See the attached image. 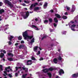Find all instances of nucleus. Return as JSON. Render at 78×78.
I'll list each match as a JSON object with an SVG mask.
<instances>
[{
    "instance_id": "1",
    "label": "nucleus",
    "mask_w": 78,
    "mask_h": 78,
    "mask_svg": "<svg viewBox=\"0 0 78 78\" xmlns=\"http://www.w3.org/2000/svg\"><path fill=\"white\" fill-rule=\"evenodd\" d=\"M53 70H54V69L53 68L50 67L48 69L46 68L43 69L42 71L43 72H44V73H47V72H48V71H53Z\"/></svg>"
},
{
    "instance_id": "2",
    "label": "nucleus",
    "mask_w": 78,
    "mask_h": 78,
    "mask_svg": "<svg viewBox=\"0 0 78 78\" xmlns=\"http://www.w3.org/2000/svg\"><path fill=\"white\" fill-rule=\"evenodd\" d=\"M28 32L27 31H26L23 33V36L24 37V39L25 40L27 39V37L28 36Z\"/></svg>"
},
{
    "instance_id": "3",
    "label": "nucleus",
    "mask_w": 78,
    "mask_h": 78,
    "mask_svg": "<svg viewBox=\"0 0 78 78\" xmlns=\"http://www.w3.org/2000/svg\"><path fill=\"white\" fill-rule=\"evenodd\" d=\"M58 73L60 75H61L62 74H64V70H63L62 69H60Z\"/></svg>"
},
{
    "instance_id": "4",
    "label": "nucleus",
    "mask_w": 78,
    "mask_h": 78,
    "mask_svg": "<svg viewBox=\"0 0 78 78\" xmlns=\"http://www.w3.org/2000/svg\"><path fill=\"white\" fill-rule=\"evenodd\" d=\"M30 16V13H29V11H27L26 12V16L24 17V19H27V18H28V16Z\"/></svg>"
},
{
    "instance_id": "5",
    "label": "nucleus",
    "mask_w": 78,
    "mask_h": 78,
    "mask_svg": "<svg viewBox=\"0 0 78 78\" xmlns=\"http://www.w3.org/2000/svg\"><path fill=\"white\" fill-rule=\"evenodd\" d=\"M72 77L73 78H77L78 77V73L73 74Z\"/></svg>"
},
{
    "instance_id": "6",
    "label": "nucleus",
    "mask_w": 78,
    "mask_h": 78,
    "mask_svg": "<svg viewBox=\"0 0 78 78\" xmlns=\"http://www.w3.org/2000/svg\"><path fill=\"white\" fill-rule=\"evenodd\" d=\"M72 77L73 78H77L78 77V73L73 74Z\"/></svg>"
},
{
    "instance_id": "7",
    "label": "nucleus",
    "mask_w": 78,
    "mask_h": 78,
    "mask_svg": "<svg viewBox=\"0 0 78 78\" xmlns=\"http://www.w3.org/2000/svg\"><path fill=\"white\" fill-rule=\"evenodd\" d=\"M27 38L26 39V40H27V39L30 40V39H31L32 38H33V36H30L29 35H27Z\"/></svg>"
},
{
    "instance_id": "8",
    "label": "nucleus",
    "mask_w": 78,
    "mask_h": 78,
    "mask_svg": "<svg viewBox=\"0 0 78 78\" xmlns=\"http://www.w3.org/2000/svg\"><path fill=\"white\" fill-rule=\"evenodd\" d=\"M32 61L31 60H28L27 62V66H29L30 65H31L32 64Z\"/></svg>"
},
{
    "instance_id": "9",
    "label": "nucleus",
    "mask_w": 78,
    "mask_h": 78,
    "mask_svg": "<svg viewBox=\"0 0 78 78\" xmlns=\"http://www.w3.org/2000/svg\"><path fill=\"white\" fill-rule=\"evenodd\" d=\"M10 2L8 0H5L4 1V3L7 4L8 5Z\"/></svg>"
},
{
    "instance_id": "10",
    "label": "nucleus",
    "mask_w": 78,
    "mask_h": 78,
    "mask_svg": "<svg viewBox=\"0 0 78 78\" xmlns=\"http://www.w3.org/2000/svg\"><path fill=\"white\" fill-rule=\"evenodd\" d=\"M55 17H57V18H58V19H60V18H61V16L58 14H55Z\"/></svg>"
},
{
    "instance_id": "11",
    "label": "nucleus",
    "mask_w": 78,
    "mask_h": 78,
    "mask_svg": "<svg viewBox=\"0 0 78 78\" xmlns=\"http://www.w3.org/2000/svg\"><path fill=\"white\" fill-rule=\"evenodd\" d=\"M53 62L55 64H57L58 62V59L56 58H55L53 60Z\"/></svg>"
},
{
    "instance_id": "12",
    "label": "nucleus",
    "mask_w": 78,
    "mask_h": 78,
    "mask_svg": "<svg viewBox=\"0 0 78 78\" xmlns=\"http://www.w3.org/2000/svg\"><path fill=\"white\" fill-rule=\"evenodd\" d=\"M54 20L55 23H58V19H57L56 17L54 18Z\"/></svg>"
},
{
    "instance_id": "13",
    "label": "nucleus",
    "mask_w": 78,
    "mask_h": 78,
    "mask_svg": "<svg viewBox=\"0 0 78 78\" xmlns=\"http://www.w3.org/2000/svg\"><path fill=\"white\" fill-rule=\"evenodd\" d=\"M47 6H48V4L47 3V2H46L44 4V5L43 6L44 8V9H45V7H47Z\"/></svg>"
},
{
    "instance_id": "14",
    "label": "nucleus",
    "mask_w": 78,
    "mask_h": 78,
    "mask_svg": "<svg viewBox=\"0 0 78 78\" xmlns=\"http://www.w3.org/2000/svg\"><path fill=\"white\" fill-rule=\"evenodd\" d=\"M25 47V46L24 45H21L19 46V48L20 49H21V48H23Z\"/></svg>"
},
{
    "instance_id": "15",
    "label": "nucleus",
    "mask_w": 78,
    "mask_h": 78,
    "mask_svg": "<svg viewBox=\"0 0 78 78\" xmlns=\"http://www.w3.org/2000/svg\"><path fill=\"white\" fill-rule=\"evenodd\" d=\"M5 12V10L3 9H0V14H2V13Z\"/></svg>"
},
{
    "instance_id": "16",
    "label": "nucleus",
    "mask_w": 78,
    "mask_h": 78,
    "mask_svg": "<svg viewBox=\"0 0 78 78\" xmlns=\"http://www.w3.org/2000/svg\"><path fill=\"white\" fill-rule=\"evenodd\" d=\"M8 5H9V6L10 8H12L13 7V5L11 4V2L8 4Z\"/></svg>"
},
{
    "instance_id": "17",
    "label": "nucleus",
    "mask_w": 78,
    "mask_h": 78,
    "mask_svg": "<svg viewBox=\"0 0 78 78\" xmlns=\"http://www.w3.org/2000/svg\"><path fill=\"white\" fill-rule=\"evenodd\" d=\"M47 74L48 75V76H49L50 78H51V76H52V75H51V73H47Z\"/></svg>"
},
{
    "instance_id": "18",
    "label": "nucleus",
    "mask_w": 78,
    "mask_h": 78,
    "mask_svg": "<svg viewBox=\"0 0 78 78\" xmlns=\"http://www.w3.org/2000/svg\"><path fill=\"white\" fill-rule=\"evenodd\" d=\"M34 38H33L32 40H31L30 44H33V43L34 42Z\"/></svg>"
},
{
    "instance_id": "19",
    "label": "nucleus",
    "mask_w": 78,
    "mask_h": 78,
    "mask_svg": "<svg viewBox=\"0 0 78 78\" xmlns=\"http://www.w3.org/2000/svg\"><path fill=\"white\" fill-rule=\"evenodd\" d=\"M39 9V7H35L34 9V11H37Z\"/></svg>"
},
{
    "instance_id": "20",
    "label": "nucleus",
    "mask_w": 78,
    "mask_h": 78,
    "mask_svg": "<svg viewBox=\"0 0 78 78\" xmlns=\"http://www.w3.org/2000/svg\"><path fill=\"white\" fill-rule=\"evenodd\" d=\"M7 59L9 61H13V58H7Z\"/></svg>"
},
{
    "instance_id": "21",
    "label": "nucleus",
    "mask_w": 78,
    "mask_h": 78,
    "mask_svg": "<svg viewBox=\"0 0 78 78\" xmlns=\"http://www.w3.org/2000/svg\"><path fill=\"white\" fill-rule=\"evenodd\" d=\"M48 20L49 21V22H50V23H51L52 22H53V19H52V18H50L48 19Z\"/></svg>"
},
{
    "instance_id": "22",
    "label": "nucleus",
    "mask_w": 78,
    "mask_h": 78,
    "mask_svg": "<svg viewBox=\"0 0 78 78\" xmlns=\"http://www.w3.org/2000/svg\"><path fill=\"white\" fill-rule=\"evenodd\" d=\"M38 48V46H36L34 48V51H36L37 50V48Z\"/></svg>"
},
{
    "instance_id": "23",
    "label": "nucleus",
    "mask_w": 78,
    "mask_h": 78,
    "mask_svg": "<svg viewBox=\"0 0 78 78\" xmlns=\"http://www.w3.org/2000/svg\"><path fill=\"white\" fill-rule=\"evenodd\" d=\"M47 37H48V36H47V35H45L41 39V40H43L44 39H46L47 38Z\"/></svg>"
},
{
    "instance_id": "24",
    "label": "nucleus",
    "mask_w": 78,
    "mask_h": 78,
    "mask_svg": "<svg viewBox=\"0 0 78 78\" xmlns=\"http://www.w3.org/2000/svg\"><path fill=\"white\" fill-rule=\"evenodd\" d=\"M4 56V54L3 53H1L0 55V57L1 58H2L3 56Z\"/></svg>"
},
{
    "instance_id": "25",
    "label": "nucleus",
    "mask_w": 78,
    "mask_h": 78,
    "mask_svg": "<svg viewBox=\"0 0 78 78\" xmlns=\"http://www.w3.org/2000/svg\"><path fill=\"white\" fill-rule=\"evenodd\" d=\"M8 56H11L12 57L14 56V55L11 53H8Z\"/></svg>"
},
{
    "instance_id": "26",
    "label": "nucleus",
    "mask_w": 78,
    "mask_h": 78,
    "mask_svg": "<svg viewBox=\"0 0 78 78\" xmlns=\"http://www.w3.org/2000/svg\"><path fill=\"white\" fill-rule=\"evenodd\" d=\"M62 19H67V16H63L62 17Z\"/></svg>"
},
{
    "instance_id": "27",
    "label": "nucleus",
    "mask_w": 78,
    "mask_h": 78,
    "mask_svg": "<svg viewBox=\"0 0 78 78\" xmlns=\"http://www.w3.org/2000/svg\"><path fill=\"white\" fill-rule=\"evenodd\" d=\"M12 39H13V36H11L9 39V41H12Z\"/></svg>"
},
{
    "instance_id": "28",
    "label": "nucleus",
    "mask_w": 78,
    "mask_h": 78,
    "mask_svg": "<svg viewBox=\"0 0 78 78\" xmlns=\"http://www.w3.org/2000/svg\"><path fill=\"white\" fill-rule=\"evenodd\" d=\"M33 6H34L33 4H32L30 6V10H32Z\"/></svg>"
},
{
    "instance_id": "29",
    "label": "nucleus",
    "mask_w": 78,
    "mask_h": 78,
    "mask_svg": "<svg viewBox=\"0 0 78 78\" xmlns=\"http://www.w3.org/2000/svg\"><path fill=\"white\" fill-rule=\"evenodd\" d=\"M38 5V3L35 2L34 3V4H33L34 7H35L36 6H37Z\"/></svg>"
},
{
    "instance_id": "30",
    "label": "nucleus",
    "mask_w": 78,
    "mask_h": 78,
    "mask_svg": "<svg viewBox=\"0 0 78 78\" xmlns=\"http://www.w3.org/2000/svg\"><path fill=\"white\" fill-rule=\"evenodd\" d=\"M0 69L2 71H3V66L1 65H0Z\"/></svg>"
},
{
    "instance_id": "31",
    "label": "nucleus",
    "mask_w": 78,
    "mask_h": 78,
    "mask_svg": "<svg viewBox=\"0 0 78 78\" xmlns=\"http://www.w3.org/2000/svg\"><path fill=\"white\" fill-rule=\"evenodd\" d=\"M44 23H48V21L47 20H44Z\"/></svg>"
},
{
    "instance_id": "32",
    "label": "nucleus",
    "mask_w": 78,
    "mask_h": 78,
    "mask_svg": "<svg viewBox=\"0 0 78 78\" xmlns=\"http://www.w3.org/2000/svg\"><path fill=\"white\" fill-rule=\"evenodd\" d=\"M66 8L67 9V10H68V11H69V10H70V8L67 6H66Z\"/></svg>"
},
{
    "instance_id": "33",
    "label": "nucleus",
    "mask_w": 78,
    "mask_h": 78,
    "mask_svg": "<svg viewBox=\"0 0 78 78\" xmlns=\"http://www.w3.org/2000/svg\"><path fill=\"white\" fill-rule=\"evenodd\" d=\"M58 59L59 61H61V60H62V58L61 57V56H59L58 58Z\"/></svg>"
},
{
    "instance_id": "34",
    "label": "nucleus",
    "mask_w": 78,
    "mask_h": 78,
    "mask_svg": "<svg viewBox=\"0 0 78 78\" xmlns=\"http://www.w3.org/2000/svg\"><path fill=\"white\" fill-rule=\"evenodd\" d=\"M31 59L34 61H36V58H34V57H32L31 58Z\"/></svg>"
},
{
    "instance_id": "35",
    "label": "nucleus",
    "mask_w": 78,
    "mask_h": 78,
    "mask_svg": "<svg viewBox=\"0 0 78 78\" xmlns=\"http://www.w3.org/2000/svg\"><path fill=\"white\" fill-rule=\"evenodd\" d=\"M18 39L19 41H20V40H22V38L21 36H19L18 37Z\"/></svg>"
},
{
    "instance_id": "36",
    "label": "nucleus",
    "mask_w": 78,
    "mask_h": 78,
    "mask_svg": "<svg viewBox=\"0 0 78 78\" xmlns=\"http://www.w3.org/2000/svg\"><path fill=\"white\" fill-rule=\"evenodd\" d=\"M76 27V25L75 24H73L71 26V28H72V27Z\"/></svg>"
},
{
    "instance_id": "37",
    "label": "nucleus",
    "mask_w": 78,
    "mask_h": 78,
    "mask_svg": "<svg viewBox=\"0 0 78 78\" xmlns=\"http://www.w3.org/2000/svg\"><path fill=\"white\" fill-rule=\"evenodd\" d=\"M8 75L9 76V77H10V78H12V75H11L10 74H8Z\"/></svg>"
},
{
    "instance_id": "38",
    "label": "nucleus",
    "mask_w": 78,
    "mask_h": 78,
    "mask_svg": "<svg viewBox=\"0 0 78 78\" xmlns=\"http://www.w3.org/2000/svg\"><path fill=\"white\" fill-rule=\"evenodd\" d=\"M8 44L9 45H11V44H12V42L11 41H9L8 42Z\"/></svg>"
},
{
    "instance_id": "39",
    "label": "nucleus",
    "mask_w": 78,
    "mask_h": 78,
    "mask_svg": "<svg viewBox=\"0 0 78 78\" xmlns=\"http://www.w3.org/2000/svg\"><path fill=\"white\" fill-rule=\"evenodd\" d=\"M24 2L25 3H30L29 2L25 0L24 1Z\"/></svg>"
},
{
    "instance_id": "40",
    "label": "nucleus",
    "mask_w": 78,
    "mask_h": 78,
    "mask_svg": "<svg viewBox=\"0 0 78 78\" xmlns=\"http://www.w3.org/2000/svg\"><path fill=\"white\" fill-rule=\"evenodd\" d=\"M54 26L55 27H57V24L55 23H54Z\"/></svg>"
},
{
    "instance_id": "41",
    "label": "nucleus",
    "mask_w": 78,
    "mask_h": 78,
    "mask_svg": "<svg viewBox=\"0 0 78 78\" xmlns=\"http://www.w3.org/2000/svg\"><path fill=\"white\" fill-rule=\"evenodd\" d=\"M32 27L33 28H36V27H36V26L34 25H32Z\"/></svg>"
},
{
    "instance_id": "42",
    "label": "nucleus",
    "mask_w": 78,
    "mask_h": 78,
    "mask_svg": "<svg viewBox=\"0 0 78 78\" xmlns=\"http://www.w3.org/2000/svg\"><path fill=\"white\" fill-rule=\"evenodd\" d=\"M65 15H66V16H67L68 15V13L67 12H66L64 13Z\"/></svg>"
},
{
    "instance_id": "43",
    "label": "nucleus",
    "mask_w": 78,
    "mask_h": 78,
    "mask_svg": "<svg viewBox=\"0 0 78 78\" xmlns=\"http://www.w3.org/2000/svg\"><path fill=\"white\" fill-rule=\"evenodd\" d=\"M4 73H5V75H8V74L6 72V71H4Z\"/></svg>"
},
{
    "instance_id": "44",
    "label": "nucleus",
    "mask_w": 78,
    "mask_h": 78,
    "mask_svg": "<svg viewBox=\"0 0 78 78\" xmlns=\"http://www.w3.org/2000/svg\"><path fill=\"white\" fill-rule=\"evenodd\" d=\"M21 16H22V17H24V18L25 17V15L23 14H22Z\"/></svg>"
},
{
    "instance_id": "45",
    "label": "nucleus",
    "mask_w": 78,
    "mask_h": 78,
    "mask_svg": "<svg viewBox=\"0 0 78 78\" xmlns=\"http://www.w3.org/2000/svg\"><path fill=\"white\" fill-rule=\"evenodd\" d=\"M40 54H41V52L40 51H38L37 55H40Z\"/></svg>"
},
{
    "instance_id": "46",
    "label": "nucleus",
    "mask_w": 78,
    "mask_h": 78,
    "mask_svg": "<svg viewBox=\"0 0 78 78\" xmlns=\"http://www.w3.org/2000/svg\"><path fill=\"white\" fill-rule=\"evenodd\" d=\"M50 12H51L52 13H53V12H54V11L53 10H50Z\"/></svg>"
},
{
    "instance_id": "47",
    "label": "nucleus",
    "mask_w": 78,
    "mask_h": 78,
    "mask_svg": "<svg viewBox=\"0 0 78 78\" xmlns=\"http://www.w3.org/2000/svg\"><path fill=\"white\" fill-rule=\"evenodd\" d=\"M67 33V32L66 31H64L63 32V33L62 34H66V33Z\"/></svg>"
},
{
    "instance_id": "48",
    "label": "nucleus",
    "mask_w": 78,
    "mask_h": 78,
    "mask_svg": "<svg viewBox=\"0 0 78 78\" xmlns=\"http://www.w3.org/2000/svg\"><path fill=\"white\" fill-rule=\"evenodd\" d=\"M44 60V58H43L42 57H41L40 58V61H42V60Z\"/></svg>"
},
{
    "instance_id": "49",
    "label": "nucleus",
    "mask_w": 78,
    "mask_h": 78,
    "mask_svg": "<svg viewBox=\"0 0 78 78\" xmlns=\"http://www.w3.org/2000/svg\"><path fill=\"white\" fill-rule=\"evenodd\" d=\"M25 72H26V73L28 72V68H26V69L25 70Z\"/></svg>"
},
{
    "instance_id": "50",
    "label": "nucleus",
    "mask_w": 78,
    "mask_h": 78,
    "mask_svg": "<svg viewBox=\"0 0 78 78\" xmlns=\"http://www.w3.org/2000/svg\"><path fill=\"white\" fill-rule=\"evenodd\" d=\"M22 69L23 70H25L26 69V68H24V67H22Z\"/></svg>"
},
{
    "instance_id": "51",
    "label": "nucleus",
    "mask_w": 78,
    "mask_h": 78,
    "mask_svg": "<svg viewBox=\"0 0 78 78\" xmlns=\"http://www.w3.org/2000/svg\"><path fill=\"white\" fill-rule=\"evenodd\" d=\"M18 76V73H15V76Z\"/></svg>"
},
{
    "instance_id": "52",
    "label": "nucleus",
    "mask_w": 78,
    "mask_h": 78,
    "mask_svg": "<svg viewBox=\"0 0 78 78\" xmlns=\"http://www.w3.org/2000/svg\"><path fill=\"white\" fill-rule=\"evenodd\" d=\"M2 3H3L2 2H0V6H2Z\"/></svg>"
},
{
    "instance_id": "53",
    "label": "nucleus",
    "mask_w": 78,
    "mask_h": 78,
    "mask_svg": "<svg viewBox=\"0 0 78 78\" xmlns=\"http://www.w3.org/2000/svg\"><path fill=\"white\" fill-rule=\"evenodd\" d=\"M22 77L23 78H25V77H26V76H25V75H23Z\"/></svg>"
},
{
    "instance_id": "54",
    "label": "nucleus",
    "mask_w": 78,
    "mask_h": 78,
    "mask_svg": "<svg viewBox=\"0 0 78 78\" xmlns=\"http://www.w3.org/2000/svg\"><path fill=\"white\" fill-rule=\"evenodd\" d=\"M24 43V41H22L21 42V44H23Z\"/></svg>"
},
{
    "instance_id": "55",
    "label": "nucleus",
    "mask_w": 78,
    "mask_h": 78,
    "mask_svg": "<svg viewBox=\"0 0 78 78\" xmlns=\"http://www.w3.org/2000/svg\"><path fill=\"white\" fill-rule=\"evenodd\" d=\"M22 5H23V6H26V4L25 3H23L22 4Z\"/></svg>"
},
{
    "instance_id": "56",
    "label": "nucleus",
    "mask_w": 78,
    "mask_h": 78,
    "mask_svg": "<svg viewBox=\"0 0 78 78\" xmlns=\"http://www.w3.org/2000/svg\"><path fill=\"white\" fill-rule=\"evenodd\" d=\"M49 30L51 32H52V31H53V30L52 29H50Z\"/></svg>"
},
{
    "instance_id": "57",
    "label": "nucleus",
    "mask_w": 78,
    "mask_h": 78,
    "mask_svg": "<svg viewBox=\"0 0 78 78\" xmlns=\"http://www.w3.org/2000/svg\"><path fill=\"white\" fill-rule=\"evenodd\" d=\"M3 52L4 53H5V54L6 53V51H5V50H4L3 51Z\"/></svg>"
},
{
    "instance_id": "58",
    "label": "nucleus",
    "mask_w": 78,
    "mask_h": 78,
    "mask_svg": "<svg viewBox=\"0 0 78 78\" xmlns=\"http://www.w3.org/2000/svg\"><path fill=\"white\" fill-rule=\"evenodd\" d=\"M18 68L17 67H16V71H17L18 70Z\"/></svg>"
},
{
    "instance_id": "59",
    "label": "nucleus",
    "mask_w": 78,
    "mask_h": 78,
    "mask_svg": "<svg viewBox=\"0 0 78 78\" xmlns=\"http://www.w3.org/2000/svg\"><path fill=\"white\" fill-rule=\"evenodd\" d=\"M35 30H39V28L37 27H36V28H35Z\"/></svg>"
},
{
    "instance_id": "60",
    "label": "nucleus",
    "mask_w": 78,
    "mask_h": 78,
    "mask_svg": "<svg viewBox=\"0 0 78 78\" xmlns=\"http://www.w3.org/2000/svg\"><path fill=\"white\" fill-rule=\"evenodd\" d=\"M19 44V43H16L15 44V45L16 46H17V45H18Z\"/></svg>"
},
{
    "instance_id": "61",
    "label": "nucleus",
    "mask_w": 78,
    "mask_h": 78,
    "mask_svg": "<svg viewBox=\"0 0 78 78\" xmlns=\"http://www.w3.org/2000/svg\"><path fill=\"white\" fill-rule=\"evenodd\" d=\"M10 68H11L10 66H8L7 67V69H10Z\"/></svg>"
},
{
    "instance_id": "62",
    "label": "nucleus",
    "mask_w": 78,
    "mask_h": 78,
    "mask_svg": "<svg viewBox=\"0 0 78 78\" xmlns=\"http://www.w3.org/2000/svg\"><path fill=\"white\" fill-rule=\"evenodd\" d=\"M71 30H73V31H75V30L74 29L72 28Z\"/></svg>"
},
{
    "instance_id": "63",
    "label": "nucleus",
    "mask_w": 78,
    "mask_h": 78,
    "mask_svg": "<svg viewBox=\"0 0 78 78\" xmlns=\"http://www.w3.org/2000/svg\"><path fill=\"white\" fill-rule=\"evenodd\" d=\"M35 21H37L38 20V19L37 18H36L35 19Z\"/></svg>"
},
{
    "instance_id": "64",
    "label": "nucleus",
    "mask_w": 78,
    "mask_h": 78,
    "mask_svg": "<svg viewBox=\"0 0 78 78\" xmlns=\"http://www.w3.org/2000/svg\"><path fill=\"white\" fill-rule=\"evenodd\" d=\"M56 78H59V76H56Z\"/></svg>"
}]
</instances>
